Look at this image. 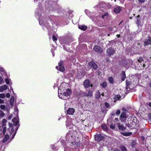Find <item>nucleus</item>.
Here are the masks:
<instances>
[{
    "mask_svg": "<svg viewBox=\"0 0 151 151\" xmlns=\"http://www.w3.org/2000/svg\"><path fill=\"white\" fill-rule=\"evenodd\" d=\"M12 121L15 126H17L19 124V120L15 117L13 119Z\"/></svg>",
    "mask_w": 151,
    "mask_h": 151,
    "instance_id": "ddd939ff",
    "label": "nucleus"
},
{
    "mask_svg": "<svg viewBox=\"0 0 151 151\" xmlns=\"http://www.w3.org/2000/svg\"><path fill=\"white\" fill-rule=\"evenodd\" d=\"M7 122L6 120L4 119L2 120V127H6V122Z\"/></svg>",
    "mask_w": 151,
    "mask_h": 151,
    "instance_id": "393cba45",
    "label": "nucleus"
},
{
    "mask_svg": "<svg viewBox=\"0 0 151 151\" xmlns=\"http://www.w3.org/2000/svg\"><path fill=\"white\" fill-rule=\"evenodd\" d=\"M75 111V109L73 108H69L67 111V113L69 115H73Z\"/></svg>",
    "mask_w": 151,
    "mask_h": 151,
    "instance_id": "1a4fd4ad",
    "label": "nucleus"
},
{
    "mask_svg": "<svg viewBox=\"0 0 151 151\" xmlns=\"http://www.w3.org/2000/svg\"><path fill=\"white\" fill-rule=\"evenodd\" d=\"M71 91L70 90L69 88H68L66 89L65 91L63 93V96H69L70 94H71Z\"/></svg>",
    "mask_w": 151,
    "mask_h": 151,
    "instance_id": "9d476101",
    "label": "nucleus"
},
{
    "mask_svg": "<svg viewBox=\"0 0 151 151\" xmlns=\"http://www.w3.org/2000/svg\"><path fill=\"white\" fill-rule=\"evenodd\" d=\"M78 142L76 143V142H73V141L71 142V144L73 145H76L78 147H79L81 145L80 142L79 141L77 140Z\"/></svg>",
    "mask_w": 151,
    "mask_h": 151,
    "instance_id": "4be33fe9",
    "label": "nucleus"
},
{
    "mask_svg": "<svg viewBox=\"0 0 151 151\" xmlns=\"http://www.w3.org/2000/svg\"><path fill=\"white\" fill-rule=\"evenodd\" d=\"M125 88L127 90L129 88V86H126Z\"/></svg>",
    "mask_w": 151,
    "mask_h": 151,
    "instance_id": "bf43d9fd",
    "label": "nucleus"
},
{
    "mask_svg": "<svg viewBox=\"0 0 151 151\" xmlns=\"http://www.w3.org/2000/svg\"><path fill=\"white\" fill-rule=\"evenodd\" d=\"M101 127L102 129L105 131L107 132L108 131V130L107 126L105 124H102L101 125Z\"/></svg>",
    "mask_w": 151,
    "mask_h": 151,
    "instance_id": "a211bd4d",
    "label": "nucleus"
},
{
    "mask_svg": "<svg viewBox=\"0 0 151 151\" xmlns=\"http://www.w3.org/2000/svg\"><path fill=\"white\" fill-rule=\"evenodd\" d=\"M4 101L2 99H0V104H3Z\"/></svg>",
    "mask_w": 151,
    "mask_h": 151,
    "instance_id": "de8ad7c7",
    "label": "nucleus"
},
{
    "mask_svg": "<svg viewBox=\"0 0 151 151\" xmlns=\"http://www.w3.org/2000/svg\"><path fill=\"white\" fill-rule=\"evenodd\" d=\"M121 11L122 9L120 6L115 8L114 10V12L116 14L119 13Z\"/></svg>",
    "mask_w": 151,
    "mask_h": 151,
    "instance_id": "f8f14e48",
    "label": "nucleus"
},
{
    "mask_svg": "<svg viewBox=\"0 0 151 151\" xmlns=\"http://www.w3.org/2000/svg\"><path fill=\"white\" fill-rule=\"evenodd\" d=\"M88 65L90 67L93 68L94 70H96L98 68L97 65L93 62H90L88 63Z\"/></svg>",
    "mask_w": 151,
    "mask_h": 151,
    "instance_id": "0eeeda50",
    "label": "nucleus"
},
{
    "mask_svg": "<svg viewBox=\"0 0 151 151\" xmlns=\"http://www.w3.org/2000/svg\"><path fill=\"white\" fill-rule=\"evenodd\" d=\"M115 120L117 121L118 120V119L117 118H115Z\"/></svg>",
    "mask_w": 151,
    "mask_h": 151,
    "instance_id": "e2e57ef3",
    "label": "nucleus"
},
{
    "mask_svg": "<svg viewBox=\"0 0 151 151\" xmlns=\"http://www.w3.org/2000/svg\"><path fill=\"white\" fill-rule=\"evenodd\" d=\"M108 80L110 83H114V80L112 77H109L108 78Z\"/></svg>",
    "mask_w": 151,
    "mask_h": 151,
    "instance_id": "cd10ccee",
    "label": "nucleus"
},
{
    "mask_svg": "<svg viewBox=\"0 0 151 151\" xmlns=\"http://www.w3.org/2000/svg\"><path fill=\"white\" fill-rule=\"evenodd\" d=\"M63 60H60V61L59 62L58 65H59V68H58V66H56V68L57 70H59L61 72H63L65 70V68L63 65Z\"/></svg>",
    "mask_w": 151,
    "mask_h": 151,
    "instance_id": "20e7f679",
    "label": "nucleus"
},
{
    "mask_svg": "<svg viewBox=\"0 0 151 151\" xmlns=\"http://www.w3.org/2000/svg\"><path fill=\"white\" fill-rule=\"evenodd\" d=\"M0 108L1 109L4 110V111L5 110V109L7 111L8 110V109H7L6 108V106L5 105H1L0 106Z\"/></svg>",
    "mask_w": 151,
    "mask_h": 151,
    "instance_id": "bb28decb",
    "label": "nucleus"
},
{
    "mask_svg": "<svg viewBox=\"0 0 151 151\" xmlns=\"http://www.w3.org/2000/svg\"><path fill=\"white\" fill-rule=\"evenodd\" d=\"M149 86L150 87L151 89V81L149 83Z\"/></svg>",
    "mask_w": 151,
    "mask_h": 151,
    "instance_id": "6e6d98bb",
    "label": "nucleus"
},
{
    "mask_svg": "<svg viewBox=\"0 0 151 151\" xmlns=\"http://www.w3.org/2000/svg\"><path fill=\"white\" fill-rule=\"evenodd\" d=\"M5 81L6 83L7 84L9 85V84L10 81H9V79L8 78H6Z\"/></svg>",
    "mask_w": 151,
    "mask_h": 151,
    "instance_id": "c9c22d12",
    "label": "nucleus"
},
{
    "mask_svg": "<svg viewBox=\"0 0 151 151\" xmlns=\"http://www.w3.org/2000/svg\"><path fill=\"white\" fill-rule=\"evenodd\" d=\"M0 116L1 117H4L5 115V114L4 112L0 110Z\"/></svg>",
    "mask_w": 151,
    "mask_h": 151,
    "instance_id": "2f4dec72",
    "label": "nucleus"
},
{
    "mask_svg": "<svg viewBox=\"0 0 151 151\" xmlns=\"http://www.w3.org/2000/svg\"><path fill=\"white\" fill-rule=\"evenodd\" d=\"M137 61L139 63H141L142 61H143V58L142 57H140L138 59Z\"/></svg>",
    "mask_w": 151,
    "mask_h": 151,
    "instance_id": "c756f323",
    "label": "nucleus"
},
{
    "mask_svg": "<svg viewBox=\"0 0 151 151\" xmlns=\"http://www.w3.org/2000/svg\"><path fill=\"white\" fill-rule=\"evenodd\" d=\"M97 74H98L99 75H100V74L101 73V72L99 70H97L96 71Z\"/></svg>",
    "mask_w": 151,
    "mask_h": 151,
    "instance_id": "864d4df0",
    "label": "nucleus"
},
{
    "mask_svg": "<svg viewBox=\"0 0 151 151\" xmlns=\"http://www.w3.org/2000/svg\"><path fill=\"white\" fill-rule=\"evenodd\" d=\"M136 145V142L135 141H133L131 143V146L132 147H134Z\"/></svg>",
    "mask_w": 151,
    "mask_h": 151,
    "instance_id": "e433bc0d",
    "label": "nucleus"
},
{
    "mask_svg": "<svg viewBox=\"0 0 151 151\" xmlns=\"http://www.w3.org/2000/svg\"><path fill=\"white\" fill-rule=\"evenodd\" d=\"M138 45L139 46L140 45V47H141V46L142 45V44L141 43H139L138 44Z\"/></svg>",
    "mask_w": 151,
    "mask_h": 151,
    "instance_id": "774afa93",
    "label": "nucleus"
},
{
    "mask_svg": "<svg viewBox=\"0 0 151 151\" xmlns=\"http://www.w3.org/2000/svg\"><path fill=\"white\" fill-rule=\"evenodd\" d=\"M94 138L98 143L103 141L105 138V137L101 134H96L95 135Z\"/></svg>",
    "mask_w": 151,
    "mask_h": 151,
    "instance_id": "f03ea898",
    "label": "nucleus"
},
{
    "mask_svg": "<svg viewBox=\"0 0 151 151\" xmlns=\"http://www.w3.org/2000/svg\"><path fill=\"white\" fill-rule=\"evenodd\" d=\"M10 94L9 93H7L6 94V96L7 98H9L10 97Z\"/></svg>",
    "mask_w": 151,
    "mask_h": 151,
    "instance_id": "a19ab883",
    "label": "nucleus"
},
{
    "mask_svg": "<svg viewBox=\"0 0 151 151\" xmlns=\"http://www.w3.org/2000/svg\"><path fill=\"white\" fill-rule=\"evenodd\" d=\"M14 128L13 127H12L11 128V131L10 132V134H12L13 133V132H14Z\"/></svg>",
    "mask_w": 151,
    "mask_h": 151,
    "instance_id": "ea45409f",
    "label": "nucleus"
},
{
    "mask_svg": "<svg viewBox=\"0 0 151 151\" xmlns=\"http://www.w3.org/2000/svg\"><path fill=\"white\" fill-rule=\"evenodd\" d=\"M4 127V128H3V134L4 135L5 134V132H6V127Z\"/></svg>",
    "mask_w": 151,
    "mask_h": 151,
    "instance_id": "72a5a7b5",
    "label": "nucleus"
},
{
    "mask_svg": "<svg viewBox=\"0 0 151 151\" xmlns=\"http://www.w3.org/2000/svg\"><path fill=\"white\" fill-rule=\"evenodd\" d=\"M12 114H11V115L9 116L8 117V120H11L12 117Z\"/></svg>",
    "mask_w": 151,
    "mask_h": 151,
    "instance_id": "79ce46f5",
    "label": "nucleus"
},
{
    "mask_svg": "<svg viewBox=\"0 0 151 151\" xmlns=\"http://www.w3.org/2000/svg\"><path fill=\"white\" fill-rule=\"evenodd\" d=\"M90 81L88 79L85 80L83 83V84L85 88H87L90 86Z\"/></svg>",
    "mask_w": 151,
    "mask_h": 151,
    "instance_id": "6e6552de",
    "label": "nucleus"
},
{
    "mask_svg": "<svg viewBox=\"0 0 151 151\" xmlns=\"http://www.w3.org/2000/svg\"><path fill=\"white\" fill-rule=\"evenodd\" d=\"M4 69L2 68H0V71L1 72H4Z\"/></svg>",
    "mask_w": 151,
    "mask_h": 151,
    "instance_id": "a18cd8bd",
    "label": "nucleus"
},
{
    "mask_svg": "<svg viewBox=\"0 0 151 151\" xmlns=\"http://www.w3.org/2000/svg\"><path fill=\"white\" fill-rule=\"evenodd\" d=\"M93 50L98 53H101L103 52V49L99 46L95 45L93 48Z\"/></svg>",
    "mask_w": 151,
    "mask_h": 151,
    "instance_id": "39448f33",
    "label": "nucleus"
},
{
    "mask_svg": "<svg viewBox=\"0 0 151 151\" xmlns=\"http://www.w3.org/2000/svg\"><path fill=\"white\" fill-rule=\"evenodd\" d=\"M116 114V112L114 111H113L111 112V116H114Z\"/></svg>",
    "mask_w": 151,
    "mask_h": 151,
    "instance_id": "c03bdc74",
    "label": "nucleus"
},
{
    "mask_svg": "<svg viewBox=\"0 0 151 151\" xmlns=\"http://www.w3.org/2000/svg\"><path fill=\"white\" fill-rule=\"evenodd\" d=\"M61 89H60V92H59H59H58V93H59V92H60V95H62V93H61Z\"/></svg>",
    "mask_w": 151,
    "mask_h": 151,
    "instance_id": "680f3d73",
    "label": "nucleus"
},
{
    "mask_svg": "<svg viewBox=\"0 0 151 151\" xmlns=\"http://www.w3.org/2000/svg\"><path fill=\"white\" fill-rule=\"evenodd\" d=\"M52 37L53 40L54 42H56V41L58 40L57 38V37L54 35H52Z\"/></svg>",
    "mask_w": 151,
    "mask_h": 151,
    "instance_id": "7c9ffc66",
    "label": "nucleus"
},
{
    "mask_svg": "<svg viewBox=\"0 0 151 151\" xmlns=\"http://www.w3.org/2000/svg\"><path fill=\"white\" fill-rule=\"evenodd\" d=\"M16 133V132H15L12 135V138H14V137L15 136V135Z\"/></svg>",
    "mask_w": 151,
    "mask_h": 151,
    "instance_id": "8fccbe9b",
    "label": "nucleus"
},
{
    "mask_svg": "<svg viewBox=\"0 0 151 151\" xmlns=\"http://www.w3.org/2000/svg\"><path fill=\"white\" fill-rule=\"evenodd\" d=\"M3 79L1 76H0V84L2 82Z\"/></svg>",
    "mask_w": 151,
    "mask_h": 151,
    "instance_id": "603ef678",
    "label": "nucleus"
},
{
    "mask_svg": "<svg viewBox=\"0 0 151 151\" xmlns=\"http://www.w3.org/2000/svg\"><path fill=\"white\" fill-rule=\"evenodd\" d=\"M145 64H144L143 65V68H145Z\"/></svg>",
    "mask_w": 151,
    "mask_h": 151,
    "instance_id": "338daca9",
    "label": "nucleus"
},
{
    "mask_svg": "<svg viewBox=\"0 0 151 151\" xmlns=\"http://www.w3.org/2000/svg\"><path fill=\"white\" fill-rule=\"evenodd\" d=\"M105 105L107 108H109L110 106L109 104L107 102H105Z\"/></svg>",
    "mask_w": 151,
    "mask_h": 151,
    "instance_id": "4c0bfd02",
    "label": "nucleus"
},
{
    "mask_svg": "<svg viewBox=\"0 0 151 151\" xmlns=\"http://www.w3.org/2000/svg\"><path fill=\"white\" fill-rule=\"evenodd\" d=\"M110 127L111 129H113L115 128V126L114 125H110Z\"/></svg>",
    "mask_w": 151,
    "mask_h": 151,
    "instance_id": "37998d69",
    "label": "nucleus"
},
{
    "mask_svg": "<svg viewBox=\"0 0 151 151\" xmlns=\"http://www.w3.org/2000/svg\"><path fill=\"white\" fill-rule=\"evenodd\" d=\"M145 0H138L141 3H143Z\"/></svg>",
    "mask_w": 151,
    "mask_h": 151,
    "instance_id": "3c124183",
    "label": "nucleus"
},
{
    "mask_svg": "<svg viewBox=\"0 0 151 151\" xmlns=\"http://www.w3.org/2000/svg\"><path fill=\"white\" fill-rule=\"evenodd\" d=\"M121 113V111L120 110L118 109L116 111V115H119Z\"/></svg>",
    "mask_w": 151,
    "mask_h": 151,
    "instance_id": "58836bf2",
    "label": "nucleus"
},
{
    "mask_svg": "<svg viewBox=\"0 0 151 151\" xmlns=\"http://www.w3.org/2000/svg\"><path fill=\"white\" fill-rule=\"evenodd\" d=\"M121 134L123 136H128L131 135L132 134V133L131 132H122Z\"/></svg>",
    "mask_w": 151,
    "mask_h": 151,
    "instance_id": "f3484780",
    "label": "nucleus"
},
{
    "mask_svg": "<svg viewBox=\"0 0 151 151\" xmlns=\"http://www.w3.org/2000/svg\"><path fill=\"white\" fill-rule=\"evenodd\" d=\"M101 85L103 88H105L107 86V83L106 82H104L101 84Z\"/></svg>",
    "mask_w": 151,
    "mask_h": 151,
    "instance_id": "a878e982",
    "label": "nucleus"
},
{
    "mask_svg": "<svg viewBox=\"0 0 151 151\" xmlns=\"http://www.w3.org/2000/svg\"><path fill=\"white\" fill-rule=\"evenodd\" d=\"M82 97H87L88 98H91L92 97L93 93L92 91L91 90H89L88 91V93L84 92H82L80 93Z\"/></svg>",
    "mask_w": 151,
    "mask_h": 151,
    "instance_id": "f257e3e1",
    "label": "nucleus"
},
{
    "mask_svg": "<svg viewBox=\"0 0 151 151\" xmlns=\"http://www.w3.org/2000/svg\"><path fill=\"white\" fill-rule=\"evenodd\" d=\"M7 88V86L6 85L0 86V92H2L6 90Z\"/></svg>",
    "mask_w": 151,
    "mask_h": 151,
    "instance_id": "2eb2a0df",
    "label": "nucleus"
},
{
    "mask_svg": "<svg viewBox=\"0 0 151 151\" xmlns=\"http://www.w3.org/2000/svg\"><path fill=\"white\" fill-rule=\"evenodd\" d=\"M78 28L83 31H85L87 29V26L84 25H80L78 26Z\"/></svg>",
    "mask_w": 151,
    "mask_h": 151,
    "instance_id": "4468645a",
    "label": "nucleus"
},
{
    "mask_svg": "<svg viewBox=\"0 0 151 151\" xmlns=\"http://www.w3.org/2000/svg\"><path fill=\"white\" fill-rule=\"evenodd\" d=\"M148 105L149 106L151 107V102H149L148 104Z\"/></svg>",
    "mask_w": 151,
    "mask_h": 151,
    "instance_id": "4d7b16f0",
    "label": "nucleus"
},
{
    "mask_svg": "<svg viewBox=\"0 0 151 151\" xmlns=\"http://www.w3.org/2000/svg\"><path fill=\"white\" fill-rule=\"evenodd\" d=\"M19 125L18 126H17L15 128V132H17V131L19 127Z\"/></svg>",
    "mask_w": 151,
    "mask_h": 151,
    "instance_id": "49530a36",
    "label": "nucleus"
},
{
    "mask_svg": "<svg viewBox=\"0 0 151 151\" xmlns=\"http://www.w3.org/2000/svg\"><path fill=\"white\" fill-rule=\"evenodd\" d=\"M148 39H145L144 44L145 46L151 45V37L150 36H148Z\"/></svg>",
    "mask_w": 151,
    "mask_h": 151,
    "instance_id": "423d86ee",
    "label": "nucleus"
},
{
    "mask_svg": "<svg viewBox=\"0 0 151 151\" xmlns=\"http://www.w3.org/2000/svg\"><path fill=\"white\" fill-rule=\"evenodd\" d=\"M120 117L121 119H126L127 117L126 114L124 112H122L121 113Z\"/></svg>",
    "mask_w": 151,
    "mask_h": 151,
    "instance_id": "aec40b11",
    "label": "nucleus"
},
{
    "mask_svg": "<svg viewBox=\"0 0 151 151\" xmlns=\"http://www.w3.org/2000/svg\"><path fill=\"white\" fill-rule=\"evenodd\" d=\"M109 15V13L108 12H106L105 13L103 14L102 16V18L104 19L105 18V16L107 17Z\"/></svg>",
    "mask_w": 151,
    "mask_h": 151,
    "instance_id": "c85d7f7f",
    "label": "nucleus"
},
{
    "mask_svg": "<svg viewBox=\"0 0 151 151\" xmlns=\"http://www.w3.org/2000/svg\"><path fill=\"white\" fill-rule=\"evenodd\" d=\"M118 128L119 130L124 131L126 129V127H124L123 125H119Z\"/></svg>",
    "mask_w": 151,
    "mask_h": 151,
    "instance_id": "412c9836",
    "label": "nucleus"
},
{
    "mask_svg": "<svg viewBox=\"0 0 151 151\" xmlns=\"http://www.w3.org/2000/svg\"><path fill=\"white\" fill-rule=\"evenodd\" d=\"M5 97V95L4 93L0 94V98L3 99Z\"/></svg>",
    "mask_w": 151,
    "mask_h": 151,
    "instance_id": "473e14b6",
    "label": "nucleus"
},
{
    "mask_svg": "<svg viewBox=\"0 0 151 151\" xmlns=\"http://www.w3.org/2000/svg\"><path fill=\"white\" fill-rule=\"evenodd\" d=\"M101 94L99 91H98L96 92L95 94V97L96 99H98L101 97Z\"/></svg>",
    "mask_w": 151,
    "mask_h": 151,
    "instance_id": "dca6fc26",
    "label": "nucleus"
},
{
    "mask_svg": "<svg viewBox=\"0 0 151 151\" xmlns=\"http://www.w3.org/2000/svg\"><path fill=\"white\" fill-rule=\"evenodd\" d=\"M104 93L103 92V93H102L101 94V95L102 96H104Z\"/></svg>",
    "mask_w": 151,
    "mask_h": 151,
    "instance_id": "69168bd1",
    "label": "nucleus"
},
{
    "mask_svg": "<svg viewBox=\"0 0 151 151\" xmlns=\"http://www.w3.org/2000/svg\"><path fill=\"white\" fill-rule=\"evenodd\" d=\"M9 136L8 134H6L4 136V139L3 141V142H6L9 139Z\"/></svg>",
    "mask_w": 151,
    "mask_h": 151,
    "instance_id": "5701e85b",
    "label": "nucleus"
},
{
    "mask_svg": "<svg viewBox=\"0 0 151 151\" xmlns=\"http://www.w3.org/2000/svg\"><path fill=\"white\" fill-rule=\"evenodd\" d=\"M9 125L10 127H13V124H10L9 123Z\"/></svg>",
    "mask_w": 151,
    "mask_h": 151,
    "instance_id": "5fc2aeb1",
    "label": "nucleus"
},
{
    "mask_svg": "<svg viewBox=\"0 0 151 151\" xmlns=\"http://www.w3.org/2000/svg\"><path fill=\"white\" fill-rule=\"evenodd\" d=\"M14 96H12L11 97L9 102L10 104L12 106L14 104Z\"/></svg>",
    "mask_w": 151,
    "mask_h": 151,
    "instance_id": "6ab92c4d",
    "label": "nucleus"
},
{
    "mask_svg": "<svg viewBox=\"0 0 151 151\" xmlns=\"http://www.w3.org/2000/svg\"><path fill=\"white\" fill-rule=\"evenodd\" d=\"M126 84L127 86H129L130 85H131V83L129 81H128L127 80H126Z\"/></svg>",
    "mask_w": 151,
    "mask_h": 151,
    "instance_id": "f704fd0d",
    "label": "nucleus"
},
{
    "mask_svg": "<svg viewBox=\"0 0 151 151\" xmlns=\"http://www.w3.org/2000/svg\"><path fill=\"white\" fill-rule=\"evenodd\" d=\"M121 76V79L122 81H124L126 78V75L125 72L124 71H122L120 74Z\"/></svg>",
    "mask_w": 151,
    "mask_h": 151,
    "instance_id": "9b49d317",
    "label": "nucleus"
},
{
    "mask_svg": "<svg viewBox=\"0 0 151 151\" xmlns=\"http://www.w3.org/2000/svg\"><path fill=\"white\" fill-rule=\"evenodd\" d=\"M90 86L91 87H93V84H90Z\"/></svg>",
    "mask_w": 151,
    "mask_h": 151,
    "instance_id": "0e129e2a",
    "label": "nucleus"
},
{
    "mask_svg": "<svg viewBox=\"0 0 151 151\" xmlns=\"http://www.w3.org/2000/svg\"><path fill=\"white\" fill-rule=\"evenodd\" d=\"M113 151H120V150L119 149L116 148Z\"/></svg>",
    "mask_w": 151,
    "mask_h": 151,
    "instance_id": "09e8293b",
    "label": "nucleus"
},
{
    "mask_svg": "<svg viewBox=\"0 0 151 151\" xmlns=\"http://www.w3.org/2000/svg\"><path fill=\"white\" fill-rule=\"evenodd\" d=\"M127 126L128 127H129V128H130V124H127Z\"/></svg>",
    "mask_w": 151,
    "mask_h": 151,
    "instance_id": "052dcab7",
    "label": "nucleus"
},
{
    "mask_svg": "<svg viewBox=\"0 0 151 151\" xmlns=\"http://www.w3.org/2000/svg\"><path fill=\"white\" fill-rule=\"evenodd\" d=\"M115 51L114 48L110 47L106 49V53L108 56H111L115 53Z\"/></svg>",
    "mask_w": 151,
    "mask_h": 151,
    "instance_id": "7ed1b4c3",
    "label": "nucleus"
},
{
    "mask_svg": "<svg viewBox=\"0 0 151 151\" xmlns=\"http://www.w3.org/2000/svg\"><path fill=\"white\" fill-rule=\"evenodd\" d=\"M116 36L118 38H119V37H120V35H118V34H117L116 35Z\"/></svg>",
    "mask_w": 151,
    "mask_h": 151,
    "instance_id": "13d9d810",
    "label": "nucleus"
},
{
    "mask_svg": "<svg viewBox=\"0 0 151 151\" xmlns=\"http://www.w3.org/2000/svg\"><path fill=\"white\" fill-rule=\"evenodd\" d=\"M120 149L122 151H127V148L123 145H122L120 147Z\"/></svg>",
    "mask_w": 151,
    "mask_h": 151,
    "instance_id": "b1692460",
    "label": "nucleus"
}]
</instances>
